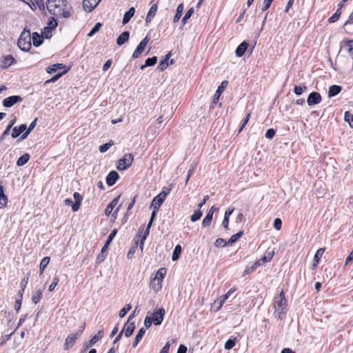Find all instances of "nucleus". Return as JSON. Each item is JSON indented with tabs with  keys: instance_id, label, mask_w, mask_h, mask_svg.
<instances>
[{
	"instance_id": "45",
	"label": "nucleus",
	"mask_w": 353,
	"mask_h": 353,
	"mask_svg": "<svg viewBox=\"0 0 353 353\" xmlns=\"http://www.w3.org/2000/svg\"><path fill=\"white\" fill-rule=\"evenodd\" d=\"M181 253V246L180 245H176L174 249L173 252H172V261L178 260Z\"/></svg>"
},
{
	"instance_id": "53",
	"label": "nucleus",
	"mask_w": 353,
	"mask_h": 353,
	"mask_svg": "<svg viewBox=\"0 0 353 353\" xmlns=\"http://www.w3.org/2000/svg\"><path fill=\"white\" fill-rule=\"evenodd\" d=\"M235 344H236V339H228L225 343V345H224V347L225 350H231L232 348H233L234 346H235Z\"/></svg>"
},
{
	"instance_id": "36",
	"label": "nucleus",
	"mask_w": 353,
	"mask_h": 353,
	"mask_svg": "<svg viewBox=\"0 0 353 353\" xmlns=\"http://www.w3.org/2000/svg\"><path fill=\"white\" fill-rule=\"evenodd\" d=\"M274 256V252L271 251L267 254V255L263 256L259 260H257V262H259V265H261L264 263H266L268 262H270Z\"/></svg>"
},
{
	"instance_id": "42",
	"label": "nucleus",
	"mask_w": 353,
	"mask_h": 353,
	"mask_svg": "<svg viewBox=\"0 0 353 353\" xmlns=\"http://www.w3.org/2000/svg\"><path fill=\"white\" fill-rule=\"evenodd\" d=\"M183 3H180L178 6H177V8H176V14L173 18V22L174 23H176L177 22L181 15H182V13H183Z\"/></svg>"
},
{
	"instance_id": "10",
	"label": "nucleus",
	"mask_w": 353,
	"mask_h": 353,
	"mask_svg": "<svg viewBox=\"0 0 353 353\" xmlns=\"http://www.w3.org/2000/svg\"><path fill=\"white\" fill-rule=\"evenodd\" d=\"M21 101L22 98L20 96L13 95L4 99L2 103L4 107L10 108L15 103L21 102Z\"/></svg>"
},
{
	"instance_id": "7",
	"label": "nucleus",
	"mask_w": 353,
	"mask_h": 353,
	"mask_svg": "<svg viewBox=\"0 0 353 353\" xmlns=\"http://www.w3.org/2000/svg\"><path fill=\"white\" fill-rule=\"evenodd\" d=\"M150 37L148 34H147L143 39L139 43L137 48L134 51L132 54V58L133 59H137L140 54L143 52L145 48L146 47L147 44L150 41Z\"/></svg>"
},
{
	"instance_id": "28",
	"label": "nucleus",
	"mask_w": 353,
	"mask_h": 353,
	"mask_svg": "<svg viewBox=\"0 0 353 353\" xmlns=\"http://www.w3.org/2000/svg\"><path fill=\"white\" fill-rule=\"evenodd\" d=\"M27 127L26 124H21L19 127H14L12 130V138L18 137L21 133H23Z\"/></svg>"
},
{
	"instance_id": "59",
	"label": "nucleus",
	"mask_w": 353,
	"mask_h": 353,
	"mask_svg": "<svg viewBox=\"0 0 353 353\" xmlns=\"http://www.w3.org/2000/svg\"><path fill=\"white\" fill-rule=\"evenodd\" d=\"M250 115H251L250 113H248L245 118L243 120L242 123L239 129V133H240L243 130V128L245 127V125L248 123L249 119L250 118Z\"/></svg>"
},
{
	"instance_id": "12",
	"label": "nucleus",
	"mask_w": 353,
	"mask_h": 353,
	"mask_svg": "<svg viewBox=\"0 0 353 353\" xmlns=\"http://www.w3.org/2000/svg\"><path fill=\"white\" fill-rule=\"evenodd\" d=\"M27 3L32 10H36L38 8L40 10H43L45 8L44 2L43 0H21Z\"/></svg>"
},
{
	"instance_id": "34",
	"label": "nucleus",
	"mask_w": 353,
	"mask_h": 353,
	"mask_svg": "<svg viewBox=\"0 0 353 353\" xmlns=\"http://www.w3.org/2000/svg\"><path fill=\"white\" fill-rule=\"evenodd\" d=\"M108 248V246H107V245H104L103 246V248H101V252L97 256V259H96L97 263H98V264L101 263L105 260V259L106 257L105 252H106Z\"/></svg>"
},
{
	"instance_id": "25",
	"label": "nucleus",
	"mask_w": 353,
	"mask_h": 353,
	"mask_svg": "<svg viewBox=\"0 0 353 353\" xmlns=\"http://www.w3.org/2000/svg\"><path fill=\"white\" fill-rule=\"evenodd\" d=\"M32 40L33 45L36 47L39 46L43 42V37L37 32H33L31 36V41Z\"/></svg>"
},
{
	"instance_id": "47",
	"label": "nucleus",
	"mask_w": 353,
	"mask_h": 353,
	"mask_svg": "<svg viewBox=\"0 0 353 353\" xmlns=\"http://www.w3.org/2000/svg\"><path fill=\"white\" fill-rule=\"evenodd\" d=\"M37 119L36 118L29 125L28 128L27 129V130L23 133L22 134L21 137V139H23L27 137V136L28 135V134L34 128L35 125H36V123H37Z\"/></svg>"
},
{
	"instance_id": "29",
	"label": "nucleus",
	"mask_w": 353,
	"mask_h": 353,
	"mask_svg": "<svg viewBox=\"0 0 353 353\" xmlns=\"http://www.w3.org/2000/svg\"><path fill=\"white\" fill-rule=\"evenodd\" d=\"M103 334V330H99L97 334H96L89 341V343L85 345V349L89 348L90 347L94 345L101 338H102Z\"/></svg>"
},
{
	"instance_id": "51",
	"label": "nucleus",
	"mask_w": 353,
	"mask_h": 353,
	"mask_svg": "<svg viewBox=\"0 0 353 353\" xmlns=\"http://www.w3.org/2000/svg\"><path fill=\"white\" fill-rule=\"evenodd\" d=\"M345 121H347L349 125L353 128V114L350 112L346 111L344 114Z\"/></svg>"
},
{
	"instance_id": "60",
	"label": "nucleus",
	"mask_w": 353,
	"mask_h": 353,
	"mask_svg": "<svg viewBox=\"0 0 353 353\" xmlns=\"http://www.w3.org/2000/svg\"><path fill=\"white\" fill-rule=\"evenodd\" d=\"M58 23L57 20L54 17H50L49 19L48 26L50 29H55L57 26Z\"/></svg>"
},
{
	"instance_id": "26",
	"label": "nucleus",
	"mask_w": 353,
	"mask_h": 353,
	"mask_svg": "<svg viewBox=\"0 0 353 353\" xmlns=\"http://www.w3.org/2000/svg\"><path fill=\"white\" fill-rule=\"evenodd\" d=\"M130 32L125 31L122 32L117 39V43L118 46H121L129 40Z\"/></svg>"
},
{
	"instance_id": "52",
	"label": "nucleus",
	"mask_w": 353,
	"mask_h": 353,
	"mask_svg": "<svg viewBox=\"0 0 353 353\" xmlns=\"http://www.w3.org/2000/svg\"><path fill=\"white\" fill-rule=\"evenodd\" d=\"M113 145L114 142L112 140H110L108 143L100 145L99 151L101 153L105 152Z\"/></svg>"
},
{
	"instance_id": "16",
	"label": "nucleus",
	"mask_w": 353,
	"mask_h": 353,
	"mask_svg": "<svg viewBox=\"0 0 353 353\" xmlns=\"http://www.w3.org/2000/svg\"><path fill=\"white\" fill-rule=\"evenodd\" d=\"M163 286V282L155 277L151 278L150 281V288L154 292H159L161 290Z\"/></svg>"
},
{
	"instance_id": "49",
	"label": "nucleus",
	"mask_w": 353,
	"mask_h": 353,
	"mask_svg": "<svg viewBox=\"0 0 353 353\" xmlns=\"http://www.w3.org/2000/svg\"><path fill=\"white\" fill-rule=\"evenodd\" d=\"M69 70V69H65L63 71H62L61 72H59L58 74H57L55 76H54L53 77H52L51 79L47 80L46 81V83H53V82H55L56 81H57L62 75H63L64 74H65L66 72H68V71Z\"/></svg>"
},
{
	"instance_id": "62",
	"label": "nucleus",
	"mask_w": 353,
	"mask_h": 353,
	"mask_svg": "<svg viewBox=\"0 0 353 353\" xmlns=\"http://www.w3.org/2000/svg\"><path fill=\"white\" fill-rule=\"evenodd\" d=\"M275 134H276V131L273 128H270L267 130V132H265V137L268 139H273V137L275 136Z\"/></svg>"
},
{
	"instance_id": "5",
	"label": "nucleus",
	"mask_w": 353,
	"mask_h": 353,
	"mask_svg": "<svg viewBox=\"0 0 353 353\" xmlns=\"http://www.w3.org/2000/svg\"><path fill=\"white\" fill-rule=\"evenodd\" d=\"M170 192V189H167L166 190H163L158 195L154 196L151 203V208H153L155 210H158L165 200Z\"/></svg>"
},
{
	"instance_id": "9",
	"label": "nucleus",
	"mask_w": 353,
	"mask_h": 353,
	"mask_svg": "<svg viewBox=\"0 0 353 353\" xmlns=\"http://www.w3.org/2000/svg\"><path fill=\"white\" fill-rule=\"evenodd\" d=\"M321 100L322 97L319 92H312L308 95L307 103L308 105L312 106L314 105L319 104V103H321Z\"/></svg>"
},
{
	"instance_id": "1",
	"label": "nucleus",
	"mask_w": 353,
	"mask_h": 353,
	"mask_svg": "<svg viewBox=\"0 0 353 353\" xmlns=\"http://www.w3.org/2000/svg\"><path fill=\"white\" fill-rule=\"evenodd\" d=\"M46 8L48 12L57 18L70 17L71 6L66 0H48Z\"/></svg>"
},
{
	"instance_id": "17",
	"label": "nucleus",
	"mask_w": 353,
	"mask_h": 353,
	"mask_svg": "<svg viewBox=\"0 0 353 353\" xmlns=\"http://www.w3.org/2000/svg\"><path fill=\"white\" fill-rule=\"evenodd\" d=\"M157 10H158L157 3H153L151 6V7L147 14L146 18H145V23L147 24L150 23L152 21V19H154V17L156 15Z\"/></svg>"
},
{
	"instance_id": "57",
	"label": "nucleus",
	"mask_w": 353,
	"mask_h": 353,
	"mask_svg": "<svg viewBox=\"0 0 353 353\" xmlns=\"http://www.w3.org/2000/svg\"><path fill=\"white\" fill-rule=\"evenodd\" d=\"M202 216V212L200 210H198L194 212V214L191 216L190 219L192 222H195L201 219Z\"/></svg>"
},
{
	"instance_id": "58",
	"label": "nucleus",
	"mask_w": 353,
	"mask_h": 353,
	"mask_svg": "<svg viewBox=\"0 0 353 353\" xmlns=\"http://www.w3.org/2000/svg\"><path fill=\"white\" fill-rule=\"evenodd\" d=\"M227 243H228L225 242V241L223 239L219 238L214 242V245L217 248H223L227 245Z\"/></svg>"
},
{
	"instance_id": "6",
	"label": "nucleus",
	"mask_w": 353,
	"mask_h": 353,
	"mask_svg": "<svg viewBox=\"0 0 353 353\" xmlns=\"http://www.w3.org/2000/svg\"><path fill=\"white\" fill-rule=\"evenodd\" d=\"M133 318H134V314L130 315L127 322L124 325L123 330L121 331L122 333H124V335L126 337H130L132 334L133 332L135 330L134 322L131 321V320Z\"/></svg>"
},
{
	"instance_id": "14",
	"label": "nucleus",
	"mask_w": 353,
	"mask_h": 353,
	"mask_svg": "<svg viewBox=\"0 0 353 353\" xmlns=\"http://www.w3.org/2000/svg\"><path fill=\"white\" fill-rule=\"evenodd\" d=\"M228 84V82L227 81H222V83L218 87L217 90H216V92L213 96L212 103H216V101L219 99L221 94L224 92Z\"/></svg>"
},
{
	"instance_id": "11",
	"label": "nucleus",
	"mask_w": 353,
	"mask_h": 353,
	"mask_svg": "<svg viewBox=\"0 0 353 353\" xmlns=\"http://www.w3.org/2000/svg\"><path fill=\"white\" fill-rule=\"evenodd\" d=\"M78 336L79 333H72L69 334L65 341L64 350H68L71 348L74 345Z\"/></svg>"
},
{
	"instance_id": "43",
	"label": "nucleus",
	"mask_w": 353,
	"mask_h": 353,
	"mask_svg": "<svg viewBox=\"0 0 353 353\" xmlns=\"http://www.w3.org/2000/svg\"><path fill=\"white\" fill-rule=\"evenodd\" d=\"M30 159V155L28 153L23 154L21 157H19L17 161V165L18 166H22L28 163Z\"/></svg>"
},
{
	"instance_id": "19",
	"label": "nucleus",
	"mask_w": 353,
	"mask_h": 353,
	"mask_svg": "<svg viewBox=\"0 0 353 353\" xmlns=\"http://www.w3.org/2000/svg\"><path fill=\"white\" fill-rule=\"evenodd\" d=\"M2 68H7L14 62V59L11 54L4 56L0 60Z\"/></svg>"
},
{
	"instance_id": "44",
	"label": "nucleus",
	"mask_w": 353,
	"mask_h": 353,
	"mask_svg": "<svg viewBox=\"0 0 353 353\" xmlns=\"http://www.w3.org/2000/svg\"><path fill=\"white\" fill-rule=\"evenodd\" d=\"M243 234V231L241 230L239 232L233 234L228 241V243L232 245L234 243L237 241Z\"/></svg>"
},
{
	"instance_id": "15",
	"label": "nucleus",
	"mask_w": 353,
	"mask_h": 353,
	"mask_svg": "<svg viewBox=\"0 0 353 353\" xmlns=\"http://www.w3.org/2000/svg\"><path fill=\"white\" fill-rule=\"evenodd\" d=\"M100 1L101 0H83V8L85 11L90 12L97 7Z\"/></svg>"
},
{
	"instance_id": "56",
	"label": "nucleus",
	"mask_w": 353,
	"mask_h": 353,
	"mask_svg": "<svg viewBox=\"0 0 353 353\" xmlns=\"http://www.w3.org/2000/svg\"><path fill=\"white\" fill-rule=\"evenodd\" d=\"M131 305L130 304L125 305L119 312V316L121 318L124 317L126 314L130 310Z\"/></svg>"
},
{
	"instance_id": "63",
	"label": "nucleus",
	"mask_w": 353,
	"mask_h": 353,
	"mask_svg": "<svg viewBox=\"0 0 353 353\" xmlns=\"http://www.w3.org/2000/svg\"><path fill=\"white\" fill-rule=\"evenodd\" d=\"M281 226H282V221H281V219H279V218L275 219L274 221V228L276 230H280L281 229Z\"/></svg>"
},
{
	"instance_id": "18",
	"label": "nucleus",
	"mask_w": 353,
	"mask_h": 353,
	"mask_svg": "<svg viewBox=\"0 0 353 353\" xmlns=\"http://www.w3.org/2000/svg\"><path fill=\"white\" fill-rule=\"evenodd\" d=\"M119 177V174L116 171H111L106 176L107 185L109 186H112L115 184Z\"/></svg>"
},
{
	"instance_id": "2",
	"label": "nucleus",
	"mask_w": 353,
	"mask_h": 353,
	"mask_svg": "<svg viewBox=\"0 0 353 353\" xmlns=\"http://www.w3.org/2000/svg\"><path fill=\"white\" fill-rule=\"evenodd\" d=\"M287 306V300L285 299V293L282 290L277 297L274 299L273 307L274 312L277 314V318L283 319L285 315V310Z\"/></svg>"
},
{
	"instance_id": "20",
	"label": "nucleus",
	"mask_w": 353,
	"mask_h": 353,
	"mask_svg": "<svg viewBox=\"0 0 353 353\" xmlns=\"http://www.w3.org/2000/svg\"><path fill=\"white\" fill-rule=\"evenodd\" d=\"M325 250V249L324 248H321L318 249L317 251L316 252L314 256L313 263H312V269L313 270H314L317 267Z\"/></svg>"
},
{
	"instance_id": "3",
	"label": "nucleus",
	"mask_w": 353,
	"mask_h": 353,
	"mask_svg": "<svg viewBox=\"0 0 353 353\" xmlns=\"http://www.w3.org/2000/svg\"><path fill=\"white\" fill-rule=\"evenodd\" d=\"M18 46L23 51H28L31 49V34L29 30L24 29L18 39Z\"/></svg>"
},
{
	"instance_id": "64",
	"label": "nucleus",
	"mask_w": 353,
	"mask_h": 353,
	"mask_svg": "<svg viewBox=\"0 0 353 353\" xmlns=\"http://www.w3.org/2000/svg\"><path fill=\"white\" fill-rule=\"evenodd\" d=\"M273 0H264L262 5V10H267L271 6Z\"/></svg>"
},
{
	"instance_id": "30",
	"label": "nucleus",
	"mask_w": 353,
	"mask_h": 353,
	"mask_svg": "<svg viewBox=\"0 0 353 353\" xmlns=\"http://www.w3.org/2000/svg\"><path fill=\"white\" fill-rule=\"evenodd\" d=\"M43 294V290L41 289L37 290L32 292V301L34 304H37L40 302Z\"/></svg>"
},
{
	"instance_id": "54",
	"label": "nucleus",
	"mask_w": 353,
	"mask_h": 353,
	"mask_svg": "<svg viewBox=\"0 0 353 353\" xmlns=\"http://www.w3.org/2000/svg\"><path fill=\"white\" fill-rule=\"evenodd\" d=\"M194 12V8H190L185 14L184 17L182 19V23L183 24H185L187 21L191 17Z\"/></svg>"
},
{
	"instance_id": "55",
	"label": "nucleus",
	"mask_w": 353,
	"mask_h": 353,
	"mask_svg": "<svg viewBox=\"0 0 353 353\" xmlns=\"http://www.w3.org/2000/svg\"><path fill=\"white\" fill-rule=\"evenodd\" d=\"M59 282V278L57 276H54L52 283L49 285L48 290L52 292Z\"/></svg>"
},
{
	"instance_id": "40",
	"label": "nucleus",
	"mask_w": 353,
	"mask_h": 353,
	"mask_svg": "<svg viewBox=\"0 0 353 353\" xmlns=\"http://www.w3.org/2000/svg\"><path fill=\"white\" fill-rule=\"evenodd\" d=\"M157 57L155 56L150 58H148L145 61V64L141 66V69L143 70L146 67L152 66L157 63Z\"/></svg>"
},
{
	"instance_id": "23",
	"label": "nucleus",
	"mask_w": 353,
	"mask_h": 353,
	"mask_svg": "<svg viewBox=\"0 0 353 353\" xmlns=\"http://www.w3.org/2000/svg\"><path fill=\"white\" fill-rule=\"evenodd\" d=\"M73 196L75 200V202L74 204H72V211L77 212L79 210L81 201L83 200V197L79 192H77L74 193Z\"/></svg>"
},
{
	"instance_id": "46",
	"label": "nucleus",
	"mask_w": 353,
	"mask_h": 353,
	"mask_svg": "<svg viewBox=\"0 0 353 353\" xmlns=\"http://www.w3.org/2000/svg\"><path fill=\"white\" fill-rule=\"evenodd\" d=\"M341 15V11H340L339 10H336V11L330 17H329L327 21L329 23H335L336 21H337L340 17Z\"/></svg>"
},
{
	"instance_id": "27",
	"label": "nucleus",
	"mask_w": 353,
	"mask_h": 353,
	"mask_svg": "<svg viewBox=\"0 0 353 353\" xmlns=\"http://www.w3.org/2000/svg\"><path fill=\"white\" fill-rule=\"evenodd\" d=\"M170 53H168L166 55H165V57H163V59L160 61V62L157 66V69L159 71H163L168 67L169 65H168V61L170 59Z\"/></svg>"
},
{
	"instance_id": "37",
	"label": "nucleus",
	"mask_w": 353,
	"mask_h": 353,
	"mask_svg": "<svg viewBox=\"0 0 353 353\" xmlns=\"http://www.w3.org/2000/svg\"><path fill=\"white\" fill-rule=\"evenodd\" d=\"M145 330L143 327H141L139 329L138 333L137 334L134 341L132 343V345L134 347H135L138 343L140 342V341L142 339L143 335L145 334Z\"/></svg>"
},
{
	"instance_id": "22",
	"label": "nucleus",
	"mask_w": 353,
	"mask_h": 353,
	"mask_svg": "<svg viewBox=\"0 0 353 353\" xmlns=\"http://www.w3.org/2000/svg\"><path fill=\"white\" fill-rule=\"evenodd\" d=\"M121 197V194L115 197L106 207L105 210V214L107 216H110L113 210V209L115 208V206L117 205L119 199Z\"/></svg>"
},
{
	"instance_id": "13",
	"label": "nucleus",
	"mask_w": 353,
	"mask_h": 353,
	"mask_svg": "<svg viewBox=\"0 0 353 353\" xmlns=\"http://www.w3.org/2000/svg\"><path fill=\"white\" fill-rule=\"evenodd\" d=\"M341 48H345L348 54L353 58V40L345 39L341 42Z\"/></svg>"
},
{
	"instance_id": "38",
	"label": "nucleus",
	"mask_w": 353,
	"mask_h": 353,
	"mask_svg": "<svg viewBox=\"0 0 353 353\" xmlns=\"http://www.w3.org/2000/svg\"><path fill=\"white\" fill-rule=\"evenodd\" d=\"M213 213L214 212L212 211V209H210V211L207 213L205 217L202 221V225L203 227L210 225L212 220Z\"/></svg>"
},
{
	"instance_id": "8",
	"label": "nucleus",
	"mask_w": 353,
	"mask_h": 353,
	"mask_svg": "<svg viewBox=\"0 0 353 353\" xmlns=\"http://www.w3.org/2000/svg\"><path fill=\"white\" fill-rule=\"evenodd\" d=\"M165 310L163 308H160L158 310L154 312L150 318L153 320V323L154 325H160L163 321L164 315H165Z\"/></svg>"
},
{
	"instance_id": "31",
	"label": "nucleus",
	"mask_w": 353,
	"mask_h": 353,
	"mask_svg": "<svg viewBox=\"0 0 353 353\" xmlns=\"http://www.w3.org/2000/svg\"><path fill=\"white\" fill-rule=\"evenodd\" d=\"M135 13V9L134 8L132 7L130 8L125 14L123 18V24L125 25L128 23L131 18L134 16Z\"/></svg>"
},
{
	"instance_id": "35",
	"label": "nucleus",
	"mask_w": 353,
	"mask_h": 353,
	"mask_svg": "<svg viewBox=\"0 0 353 353\" xmlns=\"http://www.w3.org/2000/svg\"><path fill=\"white\" fill-rule=\"evenodd\" d=\"M342 88L339 85H333L329 88L328 97H332L340 93Z\"/></svg>"
},
{
	"instance_id": "24",
	"label": "nucleus",
	"mask_w": 353,
	"mask_h": 353,
	"mask_svg": "<svg viewBox=\"0 0 353 353\" xmlns=\"http://www.w3.org/2000/svg\"><path fill=\"white\" fill-rule=\"evenodd\" d=\"M61 69H67L65 65L63 63H55L50 65L46 68V72L48 74H52Z\"/></svg>"
},
{
	"instance_id": "61",
	"label": "nucleus",
	"mask_w": 353,
	"mask_h": 353,
	"mask_svg": "<svg viewBox=\"0 0 353 353\" xmlns=\"http://www.w3.org/2000/svg\"><path fill=\"white\" fill-rule=\"evenodd\" d=\"M117 232V229H114L113 230L111 233L109 234L108 237V239L105 243V245H107V246H109L110 243H111V241L113 240V239L114 238Z\"/></svg>"
},
{
	"instance_id": "39",
	"label": "nucleus",
	"mask_w": 353,
	"mask_h": 353,
	"mask_svg": "<svg viewBox=\"0 0 353 353\" xmlns=\"http://www.w3.org/2000/svg\"><path fill=\"white\" fill-rule=\"evenodd\" d=\"M259 262H257L256 261L251 265V266H247L243 272V276L250 274L252 273L255 270L259 267Z\"/></svg>"
},
{
	"instance_id": "4",
	"label": "nucleus",
	"mask_w": 353,
	"mask_h": 353,
	"mask_svg": "<svg viewBox=\"0 0 353 353\" xmlns=\"http://www.w3.org/2000/svg\"><path fill=\"white\" fill-rule=\"evenodd\" d=\"M134 161V156L131 153H128L123 155V157L120 159L117 165V169L121 171L125 170L129 168Z\"/></svg>"
},
{
	"instance_id": "21",
	"label": "nucleus",
	"mask_w": 353,
	"mask_h": 353,
	"mask_svg": "<svg viewBox=\"0 0 353 353\" xmlns=\"http://www.w3.org/2000/svg\"><path fill=\"white\" fill-rule=\"evenodd\" d=\"M249 46V43L244 41H243L236 49L235 53L238 57H241L244 55L246 52Z\"/></svg>"
},
{
	"instance_id": "50",
	"label": "nucleus",
	"mask_w": 353,
	"mask_h": 353,
	"mask_svg": "<svg viewBox=\"0 0 353 353\" xmlns=\"http://www.w3.org/2000/svg\"><path fill=\"white\" fill-rule=\"evenodd\" d=\"M307 90V86L305 85H295L294 88V92L296 94V95H301L305 91H306Z\"/></svg>"
},
{
	"instance_id": "41",
	"label": "nucleus",
	"mask_w": 353,
	"mask_h": 353,
	"mask_svg": "<svg viewBox=\"0 0 353 353\" xmlns=\"http://www.w3.org/2000/svg\"><path fill=\"white\" fill-rule=\"evenodd\" d=\"M166 273H167L166 268H161L157 271L155 276L154 277H155L157 279H159L161 281L163 282V281L166 275Z\"/></svg>"
},
{
	"instance_id": "48",
	"label": "nucleus",
	"mask_w": 353,
	"mask_h": 353,
	"mask_svg": "<svg viewBox=\"0 0 353 353\" xmlns=\"http://www.w3.org/2000/svg\"><path fill=\"white\" fill-rule=\"evenodd\" d=\"M152 222L153 221H149V223H148V224L147 225V228L145 229V232H144V234H143V236H142V238L141 239V242L140 243H141V248H143V245L144 244L145 239H146L147 236L149 234L150 229V227H151V225L152 224Z\"/></svg>"
},
{
	"instance_id": "33",
	"label": "nucleus",
	"mask_w": 353,
	"mask_h": 353,
	"mask_svg": "<svg viewBox=\"0 0 353 353\" xmlns=\"http://www.w3.org/2000/svg\"><path fill=\"white\" fill-rule=\"evenodd\" d=\"M29 277H30V273H28L26 274V276H24L20 282L21 291L19 292V294L21 296V298L23 297V293L28 283Z\"/></svg>"
},
{
	"instance_id": "32",
	"label": "nucleus",
	"mask_w": 353,
	"mask_h": 353,
	"mask_svg": "<svg viewBox=\"0 0 353 353\" xmlns=\"http://www.w3.org/2000/svg\"><path fill=\"white\" fill-rule=\"evenodd\" d=\"M50 261V256H45L42 259V260L40 262L39 264V275H42L44 272L45 269L48 266Z\"/></svg>"
}]
</instances>
